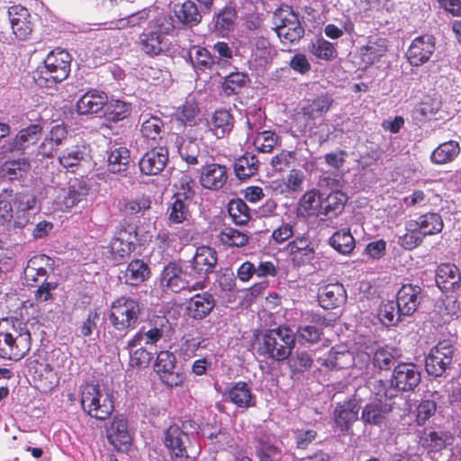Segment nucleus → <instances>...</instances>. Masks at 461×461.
<instances>
[{
    "instance_id": "obj_1",
    "label": "nucleus",
    "mask_w": 461,
    "mask_h": 461,
    "mask_svg": "<svg viewBox=\"0 0 461 461\" xmlns=\"http://www.w3.org/2000/svg\"><path fill=\"white\" fill-rule=\"evenodd\" d=\"M32 336L25 322L19 319L0 321V357L19 361L31 349Z\"/></svg>"
},
{
    "instance_id": "obj_2",
    "label": "nucleus",
    "mask_w": 461,
    "mask_h": 461,
    "mask_svg": "<svg viewBox=\"0 0 461 461\" xmlns=\"http://www.w3.org/2000/svg\"><path fill=\"white\" fill-rule=\"evenodd\" d=\"M295 346V336L286 326L267 330L258 338L257 352L258 355L280 362L287 359Z\"/></svg>"
},
{
    "instance_id": "obj_3",
    "label": "nucleus",
    "mask_w": 461,
    "mask_h": 461,
    "mask_svg": "<svg viewBox=\"0 0 461 461\" xmlns=\"http://www.w3.org/2000/svg\"><path fill=\"white\" fill-rule=\"evenodd\" d=\"M80 395L82 409L92 418L104 420L114 410L113 395L102 393L98 384L92 383L82 384Z\"/></svg>"
},
{
    "instance_id": "obj_4",
    "label": "nucleus",
    "mask_w": 461,
    "mask_h": 461,
    "mask_svg": "<svg viewBox=\"0 0 461 461\" xmlns=\"http://www.w3.org/2000/svg\"><path fill=\"white\" fill-rule=\"evenodd\" d=\"M71 60L70 54L65 50L57 48L50 51L40 69V78L47 86L64 81L70 73Z\"/></svg>"
},
{
    "instance_id": "obj_5",
    "label": "nucleus",
    "mask_w": 461,
    "mask_h": 461,
    "mask_svg": "<svg viewBox=\"0 0 461 461\" xmlns=\"http://www.w3.org/2000/svg\"><path fill=\"white\" fill-rule=\"evenodd\" d=\"M140 314V307L135 300L122 296L113 302L109 319L118 330L134 329Z\"/></svg>"
},
{
    "instance_id": "obj_6",
    "label": "nucleus",
    "mask_w": 461,
    "mask_h": 461,
    "mask_svg": "<svg viewBox=\"0 0 461 461\" xmlns=\"http://www.w3.org/2000/svg\"><path fill=\"white\" fill-rule=\"evenodd\" d=\"M454 357V347L449 340L439 341L426 357L425 367L429 375L438 377L450 367Z\"/></svg>"
},
{
    "instance_id": "obj_7",
    "label": "nucleus",
    "mask_w": 461,
    "mask_h": 461,
    "mask_svg": "<svg viewBox=\"0 0 461 461\" xmlns=\"http://www.w3.org/2000/svg\"><path fill=\"white\" fill-rule=\"evenodd\" d=\"M274 19L275 30L281 41L294 43L303 36L304 29L292 10L281 11Z\"/></svg>"
},
{
    "instance_id": "obj_8",
    "label": "nucleus",
    "mask_w": 461,
    "mask_h": 461,
    "mask_svg": "<svg viewBox=\"0 0 461 461\" xmlns=\"http://www.w3.org/2000/svg\"><path fill=\"white\" fill-rule=\"evenodd\" d=\"M154 371L167 386L182 385L185 375L176 367V357L169 351H160L154 364Z\"/></svg>"
},
{
    "instance_id": "obj_9",
    "label": "nucleus",
    "mask_w": 461,
    "mask_h": 461,
    "mask_svg": "<svg viewBox=\"0 0 461 461\" xmlns=\"http://www.w3.org/2000/svg\"><path fill=\"white\" fill-rule=\"evenodd\" d=\"M135 245H140L136 228L129 225L126 228L120 229L109 245L112 259L115 262L122 261L134 249Z\"/></svg>"
},
{
    "instance_id": "obj_10",
    "label": "nucleus",
    "mask_w": 461,
    "mask_h": 461,
    "mask_svg": "<svg viewBox=\"0 0 461 461\" xmlns=\"http://www.w3.org/2000/svg\"><path fill=\"white\" fill-rule=\"evenodd\" d=\"M263 118L264 114L260 110L254 113H249L247 116V125L251 134L256 132L253 140L255 148L260 152L269 153L277 145L278 136L271 131H259L262 128Z\"/></svg>"
},
{
    "instance_id": "obj_11",
    "label": "nucleus",
    "mask_w": 461,
    "mask_h": 461,
    "mask_svg": "<svg viewBox=\"0 0 461 461\" xmlns=\"http://www.w3.org/2000/svg\"><path fill=\"white\" fill-rule=\"evenodd\" d=\"M108 442L118 452L127 453L132 445V434L128 429V420L122 415H116L105 428Z\"/></svg>"
},
{
    "instance_id": "obj_12",
    "label": "nucleus",
    "mask_w": 461,
    "mask_h": 461,
    "mask_svg": "<svg viewBox=\"0 0 461 461\" xmlns=\"http://www.w3.org/2000/svg\"><path fill=\"white\" fill-rule=\"evenodd\" d=\"M28 368L36 386L41 392H50L59 384L60 376L44 362L42 357L31 359Z\"/></svg>"
},
{
    "instance_id": "obj_13",
    "label": "nucleus",
    "mask_w": 461,
    "mask_h": 461,
    "mask_svg": "<svg viewBox=\"0 0 461 461\" xmlns=\"http://www.w3.org/2000/svg\"><path fill=\"white\" fill-rule=\"evenodd\" d=\"M332 104L333 99L327 94L307 100L301 108V116L304 126L312 130L317 125L316 121L329 112Z\"/></svg>"
},
{
    "instance_id": "obj_14",
    "label": "nucleus",
    "mask_w": 461,
    "mask_h": 461,
    "mask_svg": "<svg viewBox=\"0 0 461 461\" xmlns=\"http://www.w3.org/2000/svg\"><path fill=\"white\" fill-rule=\"evenodd\" d=\"M435 51V39L429 34L415 38L410 45L406 57L412 66H420L430 59Z\"/></svg>"
},
{
    "instance_id": "obj_15",
    "label": "nucleus",
    "mask_w": 461,
    "mask_h": 461,
    "mask_svg": "<svg viewBox=\"0 0 461 461\" xmlns=\"http://www.w3.org/2000/svg\"><path fill=\"white\" fill-rule=\"evenodd\" d=\"M422 299V289L419 285L406 284L397 292L396 304L402 314L411 316L418 310Z\"/></svg>"
},
{
    "instance_id": "obj_16",
    "label": "nucleus",
    "mask_w": 461,
    "mask_h": 461,
    "mask_svg": "<svg viewBox=\"0 0 461 461\" xmlns=\"http://www.w3.org/2000/svg\"><path fill=\"white\" fill-rule=\"evenodd\" d=\"M420 382V373L412 363H401L395 366L392 383L400 391H412Z\"/></svg>"
},
{
    "instance_id": "obj_17",
    "label": "nucleus",
    "mask_w": 461,
    "mask_h": 461,
    "mask_svg": "<svg viewBox=\"0 0 461 461\" xmlns=\"http://www.w3.org/2000/svg\"><path fill=\"white\" fill-rule=\"evenodd\" d=\"M8 17L13 32L19 40L27 39L32 32L31 14L27 8L20 5L8 8Z\"/></svg>"
},
{
    "instance_id": "obj_18",
    "label": "nucleus",
    "mask_w": 461,
    "mask_h": 461,
    "mask_svg": "<svg viewBox=\"0 0 461 461\" xmlns=\"http://www.w3.org/2000/svg\"><path fill=\"white\" fill-rule=\"evenodd\" d=\"M42 131L43 126L41 124H30L20 130L14 139L7 145H4L3 149L7 152L24 151L38 142Z\"/></svg>"
},
{
    "instance_id": "obj_19",
    "label": "nucleus",
    "mask_w": 461,
    "mask_h": 461,
    "mask_svg": "<svg viewBox=\"0 0 461 461\" xmlns=\"http://www.w3.org/2000/svg\"><path fill=\"white\" fill-rule=\"evenodd\" d=\"M393 410V404L390 402L383 401L382 395L368 403H366L361 412V420L366 425L381 426L385 422L388 413Z\"/></svg>"
},
{
    "instance_id": "obj_20",
    "label": "nucleus",
    "mask_w": 461,
    "mask_h": 461,
    "mask_svg": "<svg viewBox=\"0 0 461 461\" xmlns=\"http://www.w3.org/2000/svg\"><path fill=\"white\" fill-rule=\"evenodd\" d=\"M190 438L187 432L176 425L170 426L166 431L165 445L172 455L178 458L189 456Z\"/></svg>"
},
{
    "instance_id": "obj_21",
    "label": "nucleus",
    "mask_w": 461,
    "mask_h": 461,
    "mask_svg": "<svg viewBox=\"0 0 461 461\" xmlns=\"http://www.w3.org/2000/svg\"><path fill=\"white\" fill-rule=\"evenodd\" d=\"M52 259L46 255L35 256L28 261L24 269V278L27 285L35 286L41 281H47L46 266L51 267Z\"/></svg>"
},
{
    "instance_id": "obj_22",
    "label": "nucleus",
    "mask_w": 461,
    "mask_h": 461,
    "mask_svg": "<svg viewBox=\"0 0 461 461\" xmlns=\"http://www.w3.org/2000/svg\"><path fill=\"white\" fill-rule=\"evenodd\" d=\"M227 179L228 174L225 166L212 163L202 167L199 180L203 188L219 190L224 186Z\"/></svg>"
},
{
    "instance_id": "obj_23",
    "label": "nucleus",
    "mask_w": 461,
    "mask_h": 461,
    "mask_svg": "<svg viewBox=\"0 0 461 461\" xmlns=\"http://www.w3.org/2000/svg\"><path fill=\"white\" fill-rule=\"evenodd\" d=\"M217 253L209 247H199L191 261V267L200 277L212 273L217 265Z\"/></svg>"
},
{
    "instance_id": "obj_24",
    "label": "nucleus",
    "mask_w": 461,
    "mask_h": 461,
    "mask_svg": "<svg viewBox=\"0 0 461 461\" xmlns=\"http://www.w3.org/2000/svg\"><path fill=\"white\" fill-rule=\"evenodd\" d=\"M14 202L16 208L15 216L14 215L13 219L14 227L23 229L30 222L29 211L34 208L37 199L30 192H22L15 194Z\"/></svg>"
},
{
    "instance_id": "obj_25",
    "label": "nucleus",
    "mask_w": 461,
    "mask_h": 461,
    "mask_svg": "<svg viewBox=\"0 0 461 461\" xmlns=\"http://www.w3.org/2000/svg\"><path fill=\"white\" fill-rule=\"evenodd\" d=\"M214 307L215 301L213 296L210 293L204 292L191 297L185 311L190 318L201 321L209 315Z\"/></svg>"
},
{
    "instance_id": "obj_26",
    "label": "nucleus",
    "mask_w": 461,
    "mask_h": 461,
    "mask_svg": "<svg viewBox=\"0 0 461 461\" xmlns=\"http://www.w3.org/2000/svg\"><path fill=\"white\" fill-rule=\"evenodd\" d=\"M174 14L177 21L188 27L197 26L205 14L194 1L185 0L174 5Z\"/></svg>"
},
{
    "instance_id": "obj_27",
    "label": "nucleus",
    "mask_w": 461,
    "mask_h": 461,
    "mask_svg": "<svg viewBox=\"0 0 461 461\" xmlns=\"http://www.w3.org/2000/svg\"><path fill=\"white\" fill-rule=\"evenodd\" d=\"M359 406L357 400L338 403L334 411V420L341 431H347L358 418Z\"/></svg>"
},
{
    "instance_id": "obj_28",
    "label": "nucleus",
    "mask_w": 461,
    "mask_h": 461,
    "mask_svg": "<svg viewBox=\"0 0 461 461\" xmlns=\"http://www.w3.org/2000/svg\"><path fill=\"white\" fill-rule=\"evenodd\" d=\"M226 401L235 404L238 408L249 409L256 405V398L249 385L245 382L235 383L224 393Z\"/></svg>"
},
{
    "instance_id": "obj_29",
    "label": "nucleus",
    "mask_w": 461,
    "mask_h": 461,
    "mask_svg": "<svg viewBox=\"0 0 461 461\" xmlns=\"http://www.w3.org/2000/svg\"><path fill=\"white\" fill-rule=\"evenodd\" d=\"M346 291L341 284H329L322 286L318 294L320 305L324 309H334L346 301Z\"/></svg>"
},
{
    "instance_id": "obj_30",
    "label": "nucleus",
    "mask_w": 461,
    "mask_h": 461,
    "mask_svg": "<svg viewBox=\"0 0 461 461\" xmlns=\"http://www.w3.org/2000/svg\"><path fill=\"white\" fill-rule=\"evenodd\" d=\"M186 276L176 262H170L163 269L161 282L172 292L177 293L186 287Z\"/></svg>"
},
{
    "instance_id": "obj_31",
    "label": "nucleus",
    "mask_w": 461,
    "mask_h": 461,
    "mask_svg": "<svg viewBox=\"0 0 461 461\" xmlns=\"http://www.w3.org/2000/svg\"><path fill=\"white\" fill-rule=\"evenodd\" d=\"M107 96L104 92L96 90L84 94L77 103V111L80 114L96 113L106 104Z\"/></svg>"
},
{
    "instance_id": "obj_32",
    "label": "nucleus",
    "mask_w": 461,
    "mask_h": 461,
    "mask_svg": "<svg viewBox=\"0 0 461 461\" xmlns=\"http://www.w3.org/2000/svg\"><path fill=\"white\" fill-rule=\"evenodd\" d=\"M461 275L453 264H441L437 269L436 282L441 289L455 290L459 287Z\"/></svg>"
},
{
    "instance_id": "obj_33",
    "label": "nucleus",
    "mask_w": 461,
    "mask_h": 461,
    "mask_svg": "<svg viewBox=\"0 0 461 461\" xmlns=\"http://www.w3.org/2000/svg\"><path fill=\"white\" fill-rule=\"evenodd\" d=\"M31 170V163L25 158L6 160L0 167V177L9 180L23 178Z\"/></svg>"
},
{
    "instance_id": "obj_34",
    "label": "nucleus",
    "mask_w": 461,
    "mask_h": 461,
    "mask_svg": "<svg viewBox=\"0 0 461 461\" xmlns=\"http://www.w3.org/2000/svg\"><path fill=\"white\" fill-rule=\"evenodd\" d=\"M60 377L68 372L73 365V360L61 348H53L42 358Z\"/></svg>"
},
{
    "instance_id": "obj_35",
    "label": "nucleus",
    "mask_w": 461,
    "mask_h": 461,
    "mask_svg": "<svg viewBox=\"0 0 461 461\" xmlns=\"http://www.w3.org/2000/svg\"><path fill=\"white\" fill-rule=\"evenodd\" d=\"M348 196L341 191L331 192L322 199L321 215L332 218L339 215L344 210Z\"/></svg>"
},
{
    "instance_id": "obj_36",
    "label": "nucleus",
    "mask_w": 461,
    "mask_h": 461,
    "mask_svg": "<svg viewBox=\"0 0 461 461\" xmlns=\"http://www.w3.org/2000/svg\"><path fill=\"white\" fill-rule=\"evenodd\" d=\"M233 124V117L226 110L216 111L209 122L211 131L218 139L228 135L232 131Z\"/></svg>"
},
{
    "instance_id": "obj_37",
    "label": "nucleus",
    "mask_w": 461,
    "mask_h": 461,
    "mask_svg": "<svg viewBox=\"0 0 461 461\" xmlns=\"http://www.w3.org/2000/svg\"><path fill=\"white\" fill-rule=\"evenodd\" d=\"M259 161L256 155L246 152L234 162V171L238 178L246 179L258 171Z\"/></svg>"
},
{
    "instance_id": "obj_38",
    "label": "nucleus",
    "mask_w": 461,
    "mask_h": 461,
    "mask_svg": "<svg viewBox=\"0 0 461 461\" xmlns=\"http://www.w3.org/2000/svg\"><path fill=\"white\" fill-rule=\"evenodd\" d=\"M167 161V150L161 146L146 152V175H157L163 170Z\"/></svg>"
},
{
    "instance_id": "obj_39",
    "label": "nucleus",
    "mask_w": 461,
    "mask_h": 461,
    "mask_svg": "<svg viewBox=\"0 0 461 461\" xmlns=\"http://www.w3.org/2000/svg\"><path fill=\"white\" fill-rule=\"evenodd\" d=\"M387 51V41L384 38L370 37L366 45L361 48L363 59L366 63L378 61Z\"/></svg>"
},
{
    "instance_id": "obj_40",
    "label": "nucleus",
    "mask_w": 461,
    "mask_h": 461,
    "mask_svg": "<svg viewBox=\"0 0 461 461\" xmlns=\"http://www.w3.org/2000/svg\"><path fill=\"white\" fill-rule=\"evenodd\" d=\"M146 344H155L170 331V323L165 316H153L149 320Z\"/></svg>"
},
{
    "instance_id": "obj_41",
    "label": "nucleus",
    "mask_w": 461,
    "mask_h": 461,
    "mask_svg": "<svg viewBox=\"0 0 461 461\" xmlns=\"http://www.w3.org/2000/svg\"><path fill=\"white\" fill-rule=\"evenodd\" d=\"M460 154L457 141L449 140L441 143L431 154V161L438 165L452 162Z\"/></svg>"
},
{
    "instance_id": "obj_42",
    "label": "nucleus",
    "mask_w": 461,
    "mask_h": 461,
    "mask_svg": "<svg viewBox=\"0 0 461 461\" xmlns=\"http://www.w3.org/2000/svg\"><path fill=\"white\" fill-rule=\"evenodd\" d=\"M178 153L188 165H198L205 161L206 156L201 152L196 140H185L178 147Z\"/></svg>"
},
{
    "instance_id": "obj_43",
    "label": "nucleus",
    "mask_w": 461,
    "mask_h": 461,
    "mask_svg": "<svg viewBox=\"0 0 461 461\" xmlns=\"http://www.w3.org/2000/svg\"><path fill=\"white\" fill-rule=\"evenodd\" d=\"M322 199L317 190L306 192L300 199L298 211L306 216L321 215Z\"/></svg>"
},
{
    "instance_id": "obj_44",
    "label": "nucleus",
    "mask_w": 461,
    "mask_h": 461,
    "mask_svg": "<svg viewBox=\"0 0 461 461\" xmlns=\"http://www.w3.org/2000/svg\"><path fill=\"white\" fill-rule=\"evenodd\" d=\"M454 442L453 435L448 431L433 430L425 432L423 445L432 451H440Z\"/></svg>"
},
{
    "instance_id": "obj_45",
    "label": "nucleus",
    "mask_w": 461,
    "mask_h": 461,
    "mask_svg": "<svg viewBox=\"0 0 461 461\" xmlns=\"http://www.w3.org/2000/svg\"><path fill=\"white\" fill-rule=\"evenodd\" d=\"M146 82L165 88L171 82L170 73L158 64L156 60H150L146 68Z\"/></svg>"
},
{
    "instance_id": "obj_46",
    "label": "nucleus",
    "mask_w": 461,
    "mask_h": 461,
    "mask_svg": "<svg viewBox=\"0 0 461 461\" xmlns=\"http://www.w3.org/2000/svg\"><path fill=\"white\" fill-rule=\"evenodd\" d=\"M416 225L420 230V233L423 237L439 233L444 227L441 216L435 212L420 215L416 221Z\"/></svg>"
},
{
    "instance_id": "obj_47",
    "label": "nucleus",
    "mask_w": 461,
    "mask_h": 461,
    "mask_svg": "<svg viewBox=\"0 0 461 461\" xmlns=\"http://www.w3.org/2000/svg\"><path fill=\"white\" fill-rule=\"evenodd\" d=\"M130 162L129 149L125 147L116 148L108 156V170L113 174L125 172Z\"/></svg>"
},
{
    "instance_id": "obj_48",
    "label": "nucleus",
    "mask_w": 461,
    "mask_h": 461,
    "mask_svg": "<svg viewBox=\"0 0 461 461\" xmlns=\"http://www.w3.org/2000/svg\"><path fill=\"white\" fill-rule=\"evenodd\" d=\"M86 156V147L83 144H76L64 149L58 157L59 164L68 168L78 166Z\"/></svg>"
},
{
    "instance_id": "obj_49",
    "label": "nucleus",
    "mask_w": 461,
    "mask_h": 461,
    "mask_svg": "<svg viewBox=\"0 0 461 461\" xmlns=\"http://www.w3.org/2000/svg\"><path fill=\"white\" fill-rule=\"evenodd\" d=\"M188 56L196 71H204L209 69L214 63L212 56L203 47L193 46L189 50Z\"/></svg>"
},
{
    "instance_id": "obj_50",
    "label": "nucleus",
    "mask_w": 461,
    "mask_h": 461,
    "mask_svg": "<svg viewBox=\"0 0 461 461\" xmlns=\"http://www.w3.org/2000/svg\"><path fill=\"white\" fill-rule=\"evenodd\" d=\"M104 108L105 120L112 122L122 121L130 114V105L121 100L106 101Z\"/></svg>"
},
{
    "instance_id": "obj_51",
    "label": "nucleus",
    "mask_w": 461,
    "mask_h": 461,
    "mask_svg": "<svg viewBox=\"0 0 461 461\" xmlns=\"http://www.w3.org/2000/svg\"><path fill=\"white\" fill-rule=\"evenodd\" d=\"M330 244L338 252L347 255L355 248V240L349 230H341L330 238Z\"/></svg>"
},
{
    "instance_id": "obj_52",
    "label": "nucleus",
    "mask_w": 461,
    "mask_h": 461,
    "mask_svg": "<svg viewBox=\"0 0 461 461\" xmlns=\"http://www.w3.org/2000/svg\"><path fill=\"white\" fill-rule=\"evenodd\" d=\"M220 242L228 247H243L249 241L247 233L231 227L221 230L218 235Z\"/></svg>"
},
{
    "instance_id": "obj_53",
    "label": "nucleus",
    "mask_w": 461,
    "mask_h": 461,
    "mask_svg": "<svg viewBox=\"0 0 461 461\" xmlns=\"http://www.w3.org/2000/svg\"><path fill=\"white\" fill-rule=\"evenodd\" d=\"M404 315L400 312V308L393 301H387L381 304L379 318L386 326H394L402 321Z\"/></svg>"
},
{
    "instance_id": "obj_54",
    "label": "nucleus",
    "mask_w": 461,
    "mask_h": 461,
    "mask_svg": "<svg viewBox=\"0 0 461 461\" xmlns=\"http://www.w3.org/2000/svg\"><path fill=\"white\" fill-rule=\"evenodd\" d=\"M228 212L237 225L246 224L249 219V209L241 199H233L228 204Z\"/></svg>"
},
{
    "instance_id": "obj_55",
    "label": "nucleus",
    "mask_w": 461,
    "mask_h": 461,
    "mask_svg": "<svg viewBox=\"0 0 461 461\" xmlns=\"http://www.w3.org/2000/svg\"><path fill=\"white\" fill-rule=\"evenodd\" d=\"M88 194V188L85 184H73L65 192L62 203L66 208H72L81 202Z\"/></svg>"
},
{
    "instance_id": "obj_56",
    "label": "nucleus",
    "mask_w": 461,
    "mask_h": 461,
    "mask_svg": "<svg viewBox=\"0 0 461 461\" xmlns=\"http://www.w3.org/2000/svg\"><path fill=\"white\" fill-rule=\"evenodd\" d=\"M236 17L237 13L235 8L228 5L225 6L215 17V31L221 33L230 32L233 27Z\"/></svg>"
},
{
    "instance_id": "obj_57",
    "label": "nucleus",
    "mask_w": 461,
    "mask_h": 461,
    "mask_svg": "<svg viewBox=\"0 0 461 461\" xmlns=\"http://www.w3.org/2000/svg\"><path fill=\"white\" fill-rule=\"evenodd\" d=\"M398 351L394 348H380L374 354V365L379 369H389L395 362Z\"/></svg>"
},
{
    "instance_id": "obj_58",
    "label": "nucleus",
    "mask_w": 461,
    "mask_h": 461,
    "mask_svg": "<svg viewBox=\"0 0 461 461\" xmlns=\"http://www.w3.org/2000/svg\"><path fill=\"white\" fill-rule=\"evenodd\" d=\"M173 200L167 210L168 220L172 223H182L190 216V203L177 198H173Z\"/></svg>"
},
{
    "instance_id": "obj_59",
    "label": "nucleus",
    "mask_w": 461,
    "mask_h": 461,
    "mask_svg": "<svg viewBox=\"0 0 461 461\" xmlns=\"http://www.w3.org/2000/svg\"><path fill=\"white\" fill-rule=\"evenodd\" d=\"M125 281L130 285H139L144 281V261L142 259L131 260L125 271Z\"/></svg>"
},
{
    "instance_id": "obj_60",
    "label": "nucleus",
    "mask_w": 461,
    "mask_h": 461,
    "mask_svg": "<svg viewBox=\"0 0 461 461\" xmlns=\"http://www.w3.org/2000/svg\"><path fill=\"white\" fill-rule=\"evenodd\" d=\"M310 51L318 59L329 60L336 56L333 44L323 38L318 39L310 47Z\"/></svg>"
},
{
    "instance_id": "obj_61",
    "label": "nucleus",
    "mask_w": 461,
    "mask_h": 461,
    "mask_svg": "<svg viewBox=\"0 0 461 461\" xmlns=\"http://www.w3.org/2000/svg\"><path fill=\"white\" fill-rule=\"evenodd\" d=\"M289 366L294 373H303L312 365V358L306 351H296L288 361Z\"/></svg>"
},
{
    "instance_id": "obj_62",
    "label": "nucleus",
    "mask_w": 461,
    "mask_h": 461,
    "mask_svg": "<svg viewBox=\"0 0 461 461\" xmlns=\"http://www.w3.org/2000/svg\"><path fill=\"white\" fill-rule=\"evenodd\" d=\"M194 181L187 176H184L180 178L178 185H176V192L173 198H177L186 203H191L194 190L193 189Z\"/></svg>"
},
{
    "instance_id": "obj_63",
    "label": "nucleus",
    "mask_w": 461,
    "mask_h": 461,
    "mask_svg": "<svg viewBox=\"0 0 461 461\" xmlns=\"http://www.w3.org/2000/svg\"><path fill=\"white\" fill-rule=\"evenodd\" d=\"M304 179L305 175L302 170L291 169L284 179L286 191L293 193L302 192Z\"/></svg>"
},
{
    "instance_id": "obj_64",
    "label": "nucleus",
    "mask_w": 461,
    "mask_h": 461,
    "mask_svg": "<svg viewBox=\"0 0 461 461\" xmlns=\"http://www.w3.org/2000/svg\"><path fill=\"white\" fill-rule=\"evenodd\" d=\"M257 454L260 461H280L282 458V452L277 447L265 442H259Z\"/></svg>"
}]
</instances>
